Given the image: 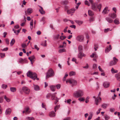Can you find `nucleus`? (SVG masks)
Returning <instances> with one entry per match:
<instances>
[{
  "mask_svg": "<svg viewBox=\"0 0 120 120\" xmlns=\"http://www.w3.org/2000/svg\"><path fill=\"white\" fill-rule=\"evenodd\" d=\"M33 9L31 8H29L27 10V11H25V14L27 15V14L28 15H30L33 12Z\"/></svg>",
  "mask_w": 120,
  "mask_h": 120,
  "instance_id": "12",
  "label": "nucleus"
},
{
  "mask_svg": "<svg viewBox=\"0 0 120 120\" xmlns=\"http://www.w3.org/2000/svg\"><path fill=\"white\" fill-rule=\"evenodd\" d=\"M60 85L59 84H58L56 86V87L57 89H59L60 87Z\"/></svg>",
  "mask_w": 120,
  "mask_h": 120,
  "instance_id": "52",
  "label": "nucleus"
},
{
  "mask_svg": "<svg viewBox=\"0 0 120 120\" xmlns=\"http://www.w3.org/2000/svg\"><path fill=\"white\" fill-rule=\"evenodd\" d=\"M15 40L14 39H12L10 43V45L11 46H12L15 43Z\"/></svg>",
  "mask_w": 120,
  "mask_h": 120,
  "instance_id": "35",
  "label": "nucleus"
},
{
  "mask_svg": "<svg viewBox=\"0 0 120 120\" xmlns=\"http://www.w3.org/2000/svg\"><path fill=\"white\" fill-rule=\"evenodd\" d=\"M66 50L64 49H60L59 50V52L60 53L66 52Z\"/></svg>",
  "mask_w": 120,
  "mask_h": 120,
  "instance_id": "36",
  "label": "nucleus"
},
{
  "mask_svg": "<svg viewBox=\"0 0 120 120\" xmlns=\"http://www.w3.org/2000/svg\"><path fill=\"white\" fill-rule=\"evenodd\" d=\"M0 56L1 58H3L5 56V54L1 53H0Z\"/></svg>",
  "mask_w": 120,
  "mask_h": 120,
  "instance_id": "51",
  "label": "nucleus"
},
{
  "mask_svg": "<svg viewBox=\"0 0 120 120\" xmlns=\"http://www.w3.org/2000/svg\"><path fill=\"white\" fill-rule=\"evenodd\" d=\"M97 67V65L96 64H94L93 65V68L94 69H96Z\"/></svg>",
  "mask_w": 120,
  "mask_h": 120,
  "instance_id": "50",
  "label": "nucleus"
},
{
  "mask_svg": "<svg viewBox=\"0 0 120 120\" xmlns=\"http://www.w3.org/2000/svg\"><path fill=\"white\" fill-rule=\"evenodd\" d=\"M49 116L50 117H53L56 115L55 113L53 111L50 112L49 113Z\"/></svg>",
  "mask_w": 120,
  "mask_h": 120,
  "instance_id": "16",
  "label": "nucleus"
},
{
  "mask_svg": "<svg viewBox=\"0 0 120 120\" xmlns=\"http://www.w3.org/2000/svg\"><path fill=\"white\" fill-rule=\"evenodd\" d=\"M59 106H56L55 107V111L56 112V110L59 108Z\"/></svg>",
  "mask_w": 120,
  "mask_h": 120,
  "instance_id": "53",
  "label": "nucleus"
},
{
  "mask_svg": "<svg viewBox=\"0 0 120 120\" xmlns=\"http://www.w3.org/2000/svg\"><path fill=\"white\" fill-rule=\"evenodd\" d=\"M75 10V8H73L67 11V13L68 14H70L74 12V11Z\"/></svg>",
  "mask_w": 120,
  "mask_h": 120,
  "instance_id": "14",
  "label": "nucleus"
},
{
  "mask_svg": "<svg viewBox=\"0 0 120 120\" xmlns=\"http://www.w3.org/2000/svg\"><path fill=\"white\" fill-rule=\"evenodd\" d=\"M98 68L99 70L101 72H103L104 71L101 68L100 66H98Z\"/></svg>",
  "mask_w": 120,
  "mask_h": 120,
  "instance_id": "59",
  "label": "nucleus"
},
{
  "mask_svg": "<svg viewBox=\"0 0 120 120\" xmlns=\"http://www.w3.org/2000/svg\"><path fill=\"white\" fill-rule=\"evenodd\" d=\"M86 55L82 52H79L78 55V58L81 59L83 56L85 57Z\"/></svg>",
  "mask_w": 120,
  "mask_h": 120,
  "instance_id": "13",
  "label": "nucleus"
},
{
  "mask_svg": "<svg viewBox=\"0 0 120 120\" xmlns=\"http://www.w3.org/2000/svg\"><path fill=\"white\" fill-rule=\"evenodd\" d=\"M76 40L80 42H83L84 40V36L82 35H79L76 37Z\"/></svg>",
  "mask_w": 120,
  "mask_h": 120,
  "instance_id": "8",
  "label": "nucleus"
},
{
  "mask_svg": "<svg viewBox=\"0 0 120 120\" xmlns=\"http://www.w3.org/2000/svg\"><path fill=\"white\" fill-rule=\"evenodd\" d=\"M109 16L112 19H114L116 17V15L115 13H113L112 14H110L109 15Z\"/></svg>",
  "mask_w": 120,
  "mask_h": 120,
  "instance_id": "17",
  "label": "nucleus"
},
{
  "mask_svg": "<svg viewBox=\"0 0 120 120\" xmlns=\"http://www.w3.org/2000/svg\"><path fill=\"white\" fill-rule=\"evenodd\" d=\"M71 99H69L67 100L66 101L67 103L69 104H70V102L71 101Z\"/></svg>",
  "mask_w": 120,
  "mask_h": 120,
  "instance_id": "62",
  "label": "nucleus"
},
{
  "mask_svg": "<svg viewBox=\"0 0 120 120\" xmlns=\"http://www.w3.org/2000/svg\"><path fill=\"white\" fill-rule=\"evenodd\" d=\"M70 117H68L64 118L63 120H70Z\"/></svg>",
  "mask_w": 120,
  "mask_h": 120,
  "instance_id": "55",
  "label": "nucleus"
},
{
  "mask_svg": "<svg viewBox=\"0 0 120 120\" xmlns=\"http://www.w3.org/2000/svg\"><path fill=\"white\" fill-rule=\"evenodd\" d=\"M88 13L89 15L90 16H92L94 15V12L91 10H90L88 11Z\"/></svg>",
  "mask_w": 120,
  "mask_h": 120,
  "instance_id": "33",
  "label": "nucleus"
},
{
  "mask_svg": "<svg viewBox=\"0 0 120 120\" xmlns=\"http://www.w3.org/2000/svg\"><path fill=\"white\" fill-rule=\"evenodd\" d=\"M66 37L64 36H61L60 37V38L61 40H63L66 38Z\"/></svg>",
  "mask_w": 120,
  "mask_h": 120,
  "instance_id": "44",
  "label": "nucleus"
},
{
  "mask_svg": "<svg viewBox=\"0 0 120 120\" xmlns=\"http://www.w3.org/2000/svg\"><path fill=\"white\" fill-rule=\"evenodd\" d=\"M19 91L20 93L22 94L23 93V92H24L26 94H28L29 93L30 90L27 87L24 86L22 87V89H19Z\"/></svg>",
  "mask_w": 120,
  "mask_h": 120,
  "instance_id": "3",
  "label": "nucleus"
},
{
  "mask_svg": "<svg viewBox=\"0 0 120 120\" xmlns=\"http://www.w3.org/2000/svg\"><path fill=\"white\" fill-rule=\"evenodd\" d=\"M76 74V73L75 72L71 71L69 73V75L70 76H71L73 75H75Z\"/></svg>",
  "mask_w": 120,
  "mask_h": 120,
  "instance_id": "30",
  "label": "nucleus"
},
{
  "mask_svg": "<svg viewBox=\"0 0 120 120\" xmlns=\"http://www.w3.org/2000/svg\"><path fill=\"white\" fill-rule=\"evenodd\" d=\"M101 101V98L100 97H97L95 98V104L97 105H98V104L100 103Z\"/></svg>",
  "mask_w": 120,
  "mask_h": 120,
  "instance_id": "10",
  "label": "nucleus"
},
{
  "mask_svg": "<svg viewBox=\"0 0 120 120\" xmlns=\"http://www.w3.org/2000/svg\"><path fill=\"white\" fill-rule=\"evenodd\" d=\"M113 61H112L110 62V65L112 66L116 64L118 61V60L115 57L113 58Z\"/></svg>",
  "mask_w": 120,
  "mask_h": 120,
  "instance_id": "9",
  "label": "nucleus"
},
{
  "mask_svg": "<svg viewBox=\"0 0 120 120\" xmlns=\"http://www.w3.org/2000/svg\"><path fill=\"white\" fill-rule=\"evenodd\" d=\"M34 48L35 49H37V50L38 51V50L39 49V48H38V47L37 45H34Z\"/></svg>",
  "mask_w": 120,
  "mask_h": 120,
  "instance_id": "56",
  "label": "nucleus"
},
{
  "mask_svg": "<svg viewBox=\"0 0 120 120\" xmlns=\"http://www.w3.org/2000/svg\"><path fill=\"white\" fill-rule=\"evenodd\" d=\"M85 4L86 5H87L88 6H89L90 5V4L89 3V2L87 0H85Z\"/></svg>",
  "mask_w": 120,
  "mask_h": 120,
  "instance_id": "45",
  "label": "nucleus"
},
{
  "mask_svg": "<svg viewBox=\"0 0 120 120\" xmlns=\"http://www.w3.org/2000/svg\"><path fill=\"white\" fill-rule=\"evenodd\" d=\"M115 77L118 81H120V75L119 74H116Z\"/></svg>",
  "mask_w": 120,
  "mask_h": 120,
  "instance_id": "28",
  "label": "nucleus"
},
{
  "mask_svg": "<svg viewBox=\"0 0 120 120\" xmlns=\"http://www.w3.org/2000/svg\"><path fill=\"white\" fill-rule=\"evenodd\" d=\"M28 59L30 60V61H33V62H34V59H35V57L34 56H32L28 58Z\"/></svg>",
  "mask_w": 120,
  "mask_h": 120,
  "instance_id": "24",
  "label": "nucleus"
},
{
  "mask_svg": "<svg viewBox=\"0 0 120 120\" xmlns=\"http://www.w3.org/2000/svg\"><path fill=\"white\" fill-rule=\"evenodd\" d=\"M112 72L113 73H117V71L114 70L113 68H112L111 70Z\"/></svg>",
  "mask_w": 120,
  "mask_h": 120,
  "instance_id": "40",
  "label": "nucleus"
},
{
  "mask_svg": "<svg viewBox=\"0 0 120 120\" xmlns=\"http://www.w3.org/2000/svg\"><path fill=\"white\" fill-rule=\"evenodd\" d=\"M6 44L8 45L9 44V40L8 39H6Z\"/></svg>",
  "mask_w": 120,
  "mask_h": 120,
  "instance_id": "63",
  "label": "nucleus"
},
{
  "mask_svg": "<svg viewBox=\"0 0 120 120\" xmlns=\"http://www.w3.org/2000/svg\"><path fill=\"white\" fill-rule=\"evenodd\" d=\"M102 6V5L101 4H99L97 5V9H98L99 10V11L100 12L101 11Z\"/></svg>",
  "mask_w": 120,
  "mask_h": 120,
  "instance_id": "27",
  "label": "nucleus"
},
{
  "mask_svg": "<svg viewBox=\"0 0 120 120\" xmlns=\"http://www.w3.org/2000/svg\"><path fill=\"white\" fill-rule=\"evenodd\" d=\"M66 83L69 82L70 84H71L72 87L76 85L77 83V82L75 80L73 79H68L66 81Z\"/></svg>",
  "mask_w": 120,
  "mask_h": 120,
  "instance_id": "4",
  "label": "nucleus"
},
{
  "mask_svg": "<svg viewBox=\"0 0 120 120\" xmlns=\"http://www.w3.org/2000/svg\"><path fill=\"white\" fill-rule=\"evenodd\" d=\"M89 2L91 4V8L94 11L97 10V4L96 3H93V0H89Z\"/></svg>",
  "mask_w": 120,
  "mask_h": 120,
  "instance_id": "5",
  "label": "nucleus"
},
{
  "mask_svg": "<svg viewBox=\"0 0 120 120\" xmlns=\"http://www.w3.org/2000/svg\"><path fill=\"white\" fill-rule=\"evenodd\" d=\"M112 47L110 45H109V47H108L105 50V52L106 53L108 52L112 49Z\"/></svg>",
  "mask_w": 120,
  "mask_h": 120,
  "instance_id": "18",
  "label": "nucleus"
},
{
  "mask_svg": "<svg viewBox=\"0 0 120 120\" xmlns=\"http://www.w3.org/2000/svg\"><path fill=\"white\" fill-rule=\"evenodd\" d=\"M19 62L20 63L23 64L24 63H27V61L26 58H25L24 59L22 58H20L19 60Z\"/></svg>",
  "mask_w": 120,
  "mask_h": 120,
  "instance_id": "11",
  "label": "nucleus"
},
{
  "mask_svg": "<svg viewBox=\"0 0 120 120\" xmlns=\"http://www.w3.org/2000/svg\"><path fill=\"white\" fill-rule=\"evenodd\" d=\"M41 45L44 46H46V40L44 41Z\"/></svg>",
  "mask_w": 120,
  "mask_h": 120,
  "instance_id": "37",
  "label": "nucleus"
},
{
  "mask_svg": "<svg viewBox=\"0 0 120 120\" xmlns=\"http://www.w3.org/2000/svg\"><path fill=\"white\" fill-rule=\"evenodd\" d=\"M108 105L107 104L103 103L101 105V107L104 109H105L107 107Z\"/></svg>",
  "mask_w": 120,
  "mask_h": 120,
  "instance_id": "31",
  "label": "nucleus"
},
{
  "mask_svg": "<svg viewBox=\"0 0 120 120\" xmlns=\"http://www.w3.org/2000/svg\"><path fill=\"white\" fill-rule=\"evenodd\" d=\"M79 101H84L85 100V99L84 98H79Z\"/></svg>",
  "mask_w": 120,
  "mask_h": 120,
  "instance_id": "61",
  "label": "nucleus"
},
{
  "mask_svg": "<svg viewBox=\"0 0 120 120\" xmlns=\"http://www.w3.org/2000/svg\"><path fill=\"white\" fill-rule=\"evenodd\" d=\"M114 22L116 24H119V20L117 19H115L114 21Z\"/></svg>",
  "mask_w": 120,
  "mask_h": 120,
  "instance_id": "43",
  "label": "nucleus"
},
{
  "mask_svg": "<svg viewBox=\"0 0 120 120\" xmlns=\"http://www.w3.org/2000/svg\"><path fill=\"white\" fill-rule=\"evenodd\" d=\"M103 85L105 88H108L109 86V83L108 82H105L103 83Z\"/></svg>",
  "mask_w": 120,
  "mask_h": 120,
  "instance_id": "15",
  "label": "nucleus"
},
{
  "mask_svg": "<svg viewBox=\"0 0 120 120\" xmlns=\"http://www.w3.org/2000/svg\"><path fill=\"white\" fill-rule=\"evenodd\" d=\"M26 119L27 120H34V118L33 117H27Z\"/></svg>",
  "mask_w": 120,
  "mask_h": 120,
  "instance_id": "46",
  "label": "nucleus"
},
{
  "mask_svg": "<svg viewBox=\"0 0 120 120\" xmlns=\"http://www.w3.org/2000/svg\"><path fill=\"white\" fill-rule=\"evenodd\" d=\"M16 90V88L15 87H11L10 88V90L12 92H15Z\"/></svg>",
  "mask_w": 120,
  "mask_h": 120,
  "instance_id": "32",
  "label": "nucleus"
},
{
  "mask_svg": "<svg viewBox=\"0 0 120 120\" xmlns=\"http://www.w3.org/2000/svg\"><path fill=\"white\" fill-rule=\"evenodd\" d=\"M54 75V72L51 69H50L47 73L46 78L53 76Z\"/></svg>",
  "mask_w": 120,
  "mask_h": 120,
  "instance_id": "7",
  "label": "nucleus"
},
{
  "mask_svg": "<svg viewBox=\"0 0 120 120\" xmlns=\"http://www.w3.org/2000/svg\"><path fill=\"white\" fill-rule=\"evenodd\" d=\"M94 20V18L92 17H91L89 19V21L90 22H92Z\"/></svg>",
  "mask_w": 120,
  "mask_h": 120,
  "instance_id": "49",
  "label": "nucleus"
},
{
  "mask_svg": "<svg viewBox=\"0 0 120 120\" xmlns=\"http://www.w3.org/2000/svg\"><path fill=\"white\" fill-rule=\"evenodd\" d=\"M89 97H87L86 99L85 102L86 103H88L89 102L88 99H89Z\"/></svg>",
  "mask_w": 120,
  "mask_h": 120,
  "instance_id": "57",
  "label": "nucleus"
},
{
  "mask_svg": "<svg viewBox=\"0 0 120 120\" xmlns=\"http://www.w3.org/2000/svg\"><path fill=\"white\" fill-rule=\"evenodd\" d=\"M31 21L30 23V28L31 29H32L33 28V20H31Z\"/></svg>",
  "mask_w": 120,
  "mask_h": 120,
  "instance_id": "39",
  "label": "nucleus"
},
{
  "mask_svg": "<svg viewBox=\"0 0 120 120\" xmlns=\"http://www.w3.org/2000/svg\"><path fill=\"white\" fill-rule=\"evenodd\" d=\"M83 94V91L82 90H79L74 93L73 96L75 97L78 98L82 96Z\"/></svg>",
  "mask_w": 120,
  "mask_h": 120,
  "instance_id": "2",
  "label": "nucleus"
},
{
  "mask_svg": "<svg viewBox=\"0 0 120 120\" xmlns=\"http://www.w3.org/2000/svg\"><path fill=\"white\" fill-rule=\"evenodd\" d=\"M106 20L109 23H112L113 21L111 18L109 17H107L105 18Z\"/></svg>",
  "mask_w": 120,
  "mask_h": 120,
  "instance_id": "20",
  "label": "nucleus"
},
{
  "mask_svg": "<svg viewBox=\"0 0 120 120\" xmlns=\"http://www.w3.org/2000/svg\"><path fill=\"white\" fill-rule=\"evenodd\" d=\"M61 4L63 5H65L67 4L68 3V2L67 1H64L61 2Z\"/></svg>",
  "mask_w": 120,
  "mask_h": 120,
  "instance_id": "41",
  "label": "nucleus"
},
{
  "mask_svg": "<svg viewBox=\"0 0 120 120\" xmlns=\"http://www.w3.org/2000/svg\"><path fill=\"white\" fill-rule=\"evenodd\" d=\"M75 22L79 25H80L81 24H82L83 23V22L82 21L78 20H76L75 21Z\"/></svg>",
  "mask_w": 120,
  "mask_h": 120,
  "instance_id": "29",
  "label": "nucleus"
},
{
  "mask_svg": "<svg viewBox=\"0 0 120 120\" xmlns=\"http://www.w3.org/2000/svg\"><path fill=\"white\" fill-rule=\"evenodd\" d=\"M101 110V108H99L98 110L96 112V114L97 115H98L99 114L100 112V111Z\"/></svg>",
  "mask_w": 120,
  "mask_h": 120,
  "instance_id": "58",
  "label": "nucleus"
},
{
  "mask_svg": "<svg viewBox=\"0 0 120 120\" xmlns=\"http://www.w3.org/2000/svg\"><path fill=\"white\" fill-rule=\"evenodd\" d=\"M40 7L41 8V9L39 10V11H40L41 13V14H44L45 13V12L43 10V8L41 6H40Z\"/></svg>",
  "mask_w": 120,
  "mask_h": 120,
  "instance_id": "26",
  "label": "nucleus"
},
{
  "mask_svg": "<svg viewBox=\"0 0 120 120\" xmlns=\"http://www.w3.org/2000/svg\"><path fill=\"white\" fill-rule=\"evenodd\" d=\"M60 35L59 34H58L54 37V38L55 40H56L58 39Z\"/></svg>",
  "mask_w": 120,
  "mask_h": 120,
  "instance_id": "38",
  "label": "nucleus"
},
{
  "mask_svg": "<svg viewBox=\"0 0 120 120\" xmlns=\"http://www.w3.org/2000/svg\"><path fill=\"white\" fill-rule=\"evenodd\" d=\"M105 120H108L109 118V117L108 115H106L105 116Z\"/></svg>",
  "mask_w": 120,
  "mask_h": 120,
  "instance_id": "54",
  "label": "nucleus"
},
{
  "mask_svg": "<svg viewBox=\"0 0 120 120\" xmlns=\"http://www.w3.org/2000/svg\"><path fill=\"white\" fill-rule=\"evenodd\" d=\"M108 9V7H105L104 8L102 12V13L104 14H106L107 12Z\"/></svg>",
  "mask_w": 120,
  "mask_h": 120,
  "instance_id": "23",
  "label": "nucleus"
},
{
  "mask_svg": "<svg viewBox=\"0 0 120 120\" xmlns=\"http://www.w3.org/2000/svg\"><path fill=\"white\" fill-rule=\"evenodd\" d=\"M7 87V85L3 84L2 85V87L4 89H6Z\"/></svg>",
  "mask_w": 120,
  "mask_h": 120,
  "instance_id": "47",
  "label": "nucleus"
},
{
  "mask_svg": "<svg viewBox=\"0 0 120 120\" xmlns=\"http://www.w3.org/2000/svg\"><path fill=\"white\" fill-rule=\"evenodd\" d=\"M11 111V110L10 108L7 109L5 112V114L6 115L9 114Z\"/></svg>",
  "mask_w": 120,
  "mask_h": 120,
  "instance_id": "25",
  "label": "nucleus"
},
{
  "mask_svg": "<svg viewBox=\"0 0 120 120\" xmlns=\"http://www.w3.org/2000/svg\"><path fill=\"white\" fill-rule=\"evenodd\" d=\"M50 89L52 91L54 92L56 88L55 86L51 85L50 86Z\"/></svg>",
  "mask_w": 120,
  "mask_h": 120,
  "instance_id": "21",
  "label": "nucleus"
},
{
  "mask_svg": "<svg viewBox=\"0 0 120 120\" xmlns=\"http://www.w3.org/2000/svg\"><path fill=\"white\" fill-rule=\"evenodd\" d=\"M56 93H55L53 94H52L51 93L48 94L46 95V98L47 99H49L50 96H51L52 100H56V99H57V97L56 96Z\"/></svg>",
  "mask_w": 120,
  "mask_h": 120,
  "instance_id": "6",
  "label": "nucleus"
},
{
  "mask_svg": "<svg viewBox=\"0 0 120 120\" xmlns=\"http://www.w3.org/2000/svg\"><path fill=\"white\" fill-rule=\"evenodd\" d=\"M22 47V48H24L26 47H27L26 45L24 43H23L21 44V45Z\"/></svg>",
  "mask_w": 120,
  "mask_h": 120,
  "instance_id": "48",
  "label": "nucleus"
},
{
  "mask_svg": "<svg viewBox=\"0 0 120 120\" xmlns=\"http://www.w3.org/2000/svg\"><path fill=\"white\" fill-rule=\"evenodd\" d=\"M4 98L7 102H9L10 101V99L9 98H7L6 95L4 96Z\"/></svg>",
  "mask_w": 120,
  "mask_h": 120,
  "instance_id": "42",
  "label": "nucleus"
},
{
  "mask_svg": "<svg viewBox=\"0 0 120 120\" xmlns=\"http://www.w3.org/2000/svg\"><path fill=\"white\" fill-rule=\"evenodd\" d=\"M110 111L111 112H113L115 111V109L114 108H111L110 109Z\"/></svg>",
  "mask_w": 120,
  "mask_h": 120,
  "instance_id": "60",
  "label": "nucleus"
},
{
  "mask_svg": "<svg viewBox=\"0 0 120 120\" xmlns=\"http://www.w3.org/2000/svg\"><path fill=\"white\" fill-rule=\"evenodd\" d=\"M34 86V88L35 90L36 91H38L39 90L40 88L39 86L37 85H35L34 84H33Z\"/></svg>",
  "mask_w": 120,
  "mask_h": 120,
  "instance_id": "22",
  "label": "nucleus"
},
{
  "mask_svg": "<svg viewBox=\"0 0 120 120\" xmlns=\"http://www.w3.org/2000/svg\"><path fill=\"white\" fill-rule=\"evenodd\" d=\"M27 75L28 77L34 80L35 79L37 80H38L39 79L37 78V75L35 73H33L30 71H28L27 73Z\"/></svg>",
  "mask_w": 120,
  "mask_h": 120,
  "instance_id": "1",
  "label": "nucleus"
},
{
  "mask_svg": "<svg viewBox=\"0 0 120 120\" xmlns=\"http://www.w3.org/2000/svg\"><path fill=\"white\" fill-rule=\"evenodd\" d=\"M70 27L72 28H74V29H75L76 28V26L74 25H71L70 26Z\"/></svg>",
  "mask_w": 120,
  "mask_h": 120,
  "instance_id": "64",
  "label": "nucleus"
},
{
  "mask_svg": "<svg viewBox=\"0 0 120 120\" xmlns=\"http://www.w3.org/2000/svg\"><path fill=\"white\" fill-rule=\"evenodd\" d=\"M25 113L26 114H29L31 112L29 110V108H25Z\"/></svg>",
  "mask_w": 120,
  "mask_h": 120,
  "instance_id": "19",
  "label": "nucleus"
},
{
  "mask_svg": "<svg viewBox=\"0 0 120 120\" xmlns=\"http://www.w3.org/2000/svg\"><path fill=\"white\" fill-rule=\"evenodd\" d=\"M79 50V52H81L82 50V47L81 45H79L78 47Z\"/></svg>",
  "mask_w": 120,
  "mask_h": 120,
  "instance_id": "34",
  "label": "nucleus"
}]
</instances>
